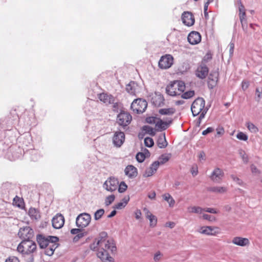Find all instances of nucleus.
Here are the masks:
<instances>
[{
  "mask_svg": "<svg viewBox=\"0 0 262 262\" xmlns=\"http://www.w3.org/2000/svg\"><path fill=\"white\" fill-rule=\"evenodd\" d=\"M163 199L167 202L169 207H172L175 204V201L169 193H165L162 195Z\"/></svg>",
  "mask_w": 262,
  "mask_h": 262,
  "instance_id": "nucleus-27",
  "label": "nucleus"
},
{
  "mask_svg": "<svg viewBox=\"0 0 262 262\" xmlns=\"http://www.w3.org/2000/svg\"><path fill=\"white\" fill-rule=\"evenodd\" d=\"M194 95V92L193 91H187L181 95V97L183 99H189L191 98Z\"/></svg>",
  "mask_w": 262,
  "mask_h": 262,
  "instance_id": "nucleus-39",
  "label": "nucleus"
},
{
  "mask_svg": "<svg viewBox=\"0 0 262 262\" xmlns=\"http://www.w3.org/2000/svg\"><path fill=\"white\" fill-rule=\"evenodd\" d=\"M107 234L105 232L100 233L98 239L91 245L92 250L97 251V255L103 262H114V258L110 255V252L113 253L117 248L113 239H106Z\"/></svg>",
  "mask_w": 262,
  "mask_h": 262,
  "instance_id": "nucleus-1",
  "label": "nucleus"
},
{
  "mask_svg": "<svg viewBox=\"0 0 262 262\" xmlns=\"http://www.w3.org/2000/svg\"><path fill=\"white\" fill-rule=\"evenodd\" d=\"M207 190L209 191L218 193H224L227 190L226 187L221 186L210 187L207 188Z\"/></svg>",
  "mask_w": 262,
  "mask_h": 262,
  "instance_id": "nucleus-25",
  "label": "nucleus"
},
{
  "mask_svg": "<svg viewBox=\"0 0 262 262\" xmlns=\"http://www.w3.org/2000/svg\"><path fill=\"white\" fill-rule=\"evenodd\" d=\"M207 110H204V111H202V113H201V114L199 116V117L198 118V122H197V123L199 125L201 123L202 119H203L204 118L205 115L207 113Z\"/></svg>",
  "mask_w": 262,
  "mask_h": 262,
  "instance_id": "nucleus-51",
  "label": "nucleus"
},
{
  "mask_svg": "<svg viewBox=\"0 0 262 262\" xmlns=\"http://www.w3.org/2000/svg\"><path fill=\"white\" fill-rule=\"evenodd\" d=\"M171 123V121H169V122H164L162 120H160L157 122L156 124V126L159 128L160 130H165L167 127L168 125Z\"/></svg>",
  "mask_w": 262,
  "mask_h": 262,
  "instance_id": "nucleus-28",
  "label": "nucleus"
},
{
  "mask_svg": "<svg viewBox=\"0 0 262 262\" xmlns=\"http://www.w3.org/2000/svg\"><path fill=\"white\" fill-rule=\"evenodd\" d=\"M10 186V184L9 183H6L3 184L2 186V191L3 194H7L6 190H8V192H9V190H8L9 187Z\"/></svg>",
  "mask_w": 262,
  "mask_h": 262,
  "instance_id": "nucleus-49",
  "label": "nucleus"
},
{
  "mask_svg": "<svg viewBox=\"0 0 262 262\" xmlns=\"http://www.w3.org/2000/svg\"><path fill=\"white\" fill-rule=\"evenodd\" d=\"M147 106L146 100L142 99H137L133 101L130 105V108L133 112L141 114L145 112Z\"/></svg>",
  "mask_w": 262,
  "mask_h": 262,
  "instance_id": "nucleus-4",
  "label": "nucleus"
},
{
  "mask_svg": "<svg viewBox=\"0 0 262 262\" xmlns=\"http://www.w3.org/2000/svg\"><path fill=\"white\" fill-rule=\"evenodd\" d=\"M124 172L125 175L130 179L135 178L138 174L137 168L132 165L127 166L124 169Z\"/></svg>",
  "mask_w": 262,
  "mask_h": 262,
  "instance_id": "nucleus-20",
  "label": "nucleus"
},
{
  "mask_svg": "<svg viewBox=\"0 0 262 262\" xmlns=\"http://www.w3.org/2000/svg\"><path fill=\"white\" fill-rule=\"evenodd\" d=\"M232 242L236 245L242 247H244L249 244V241L248 238L241 237H234Z\"/></svg>",
  "mask_w": 262,
  "mask_h": 262,
  "instance_id": "nucleus-22",
  "label": "nucleus"
},
{
  "mask_svg": "<svg viewBox=\"0 0 262 262\" xmlns=\"http://www.w3.org/2000/svg\"><path fill=\"white\" fill-rule=\"evenodd\" d=\"M36 241L40 248L44 249L48 246L50 242H58L59 238L55 236H46L42 234H38L36 236Z\"/></svg>",
  "mask_w": 262,
  "mask_h": 262,
  "instance_id": "nucleus-2",
  "label": "nucleus"
},
{
  "mask_svg": "<svg viewBox=\"0 0 262 262\" xmlns=\"http://www.w3.org/2000/svg\"><path fill=\"white\" fill-rule=\"evenodd\" d=\"M25 248L26 249L25 254L33 253L36 249V243L30 240H24Z\"/></svg>",
  "mask_w": 262,
  "mask_h": 262,
  "instance_id": "nucleus-18",
  "label": "nucleus"
},
{
  "mask_svg": "<svg viewBox=\"0 0 262 262\" xmlns=\"http://www.w3.org/2000/svg\"><path fill=\"white\" fill-rule=\"evenodd\" d=\"M137 86L136 82L132 81L126 85V90L130 94L134 95L136 94Z\"/></svg>",
  "mask_w": 262,
  "mask_h": 262,
  "instance_id": "nucleus-24",
  "label": "nucleus"
},
{
  "mask_svg": "<svg viewBox=\"0 0 262 262\" xmlns=\"http://www.w3.org/2000/svg\"><path fill=\"white\" fill-rule=\"evenodd\" d=\"M189 212L195 213H201L204 210L203 208L200 207L193 206L188 208Z\"/></svg>",
  "mask_w": 262,
  "mask_h": 262,
  "instance_id": "nucleus-35",
  "label": "nucleus"
},
{
  "mask_svg": "<svg viewBox=\"0 0 262 262\" xmlns=\"http://www.w3.org/2000/svg\"><path fill=\"white\" fill-rule=\"evenodd\" d=\"M82 232V230L79 228H74L71 230V233L72 234H78Z\"/></svg>",
  "mask_w": 262,
  "mask_h": 262,
  "instance_id": "nucleus-59",
  "label": "nucleus"
},
{
  "mask_svg": "<svg viewBox=\"0 0 262 262\" xmlns=\"http://www.w3.org/2000/svg\"><path fill=\"white\" fill-rule=\"evenodd\" d=\"M175 112V109L173 107L168 108H162L159 110V113L162 115H171Z\"/></svg>",
  "mask_w": 262,
  "mask_h": 262,
  "instance_id": "nucleus-29",
  "label": "nucleus"
},
{
  "mask_svg": "<svg viewBox=\"0 0 262 262\" xmlns=\"http://www.w3.org/2000/svg\"><path fill=\"white\" fill-rule=\"evenodd\" d=\"M173 60V58L170 54L162 56L159 61V67L162 69H168L172 65Z\"/></svg>",
  "mask_w": 262,
  "mask_h": 262,
  "instance_id": "nucleus-6",
  "label": "nucleus"
},
{
  "mask_svg": "<svg viewBox=\"0 0 262 262\" xmlns=\"http://www.w3.org/2000/svg\"><path fill=\"white\" fill-rule=\"evenodd\" d=\"M52 226L55 229H60L63 227L64 223V219L61 214L55 216L52 221Z\"/></svg>",
  "mask_w": 262,
  "mask_h": 262,
  "instance_id": "nucleus-16",
  "label": "nucleus"
},
{
  "mask_svg": "<svg viewBox=\"0 0 262 262\" xmlns=\"http://www.w3.org/2000/svg\"><path fill=\"white\" fill-rule=\"evenodd\" d=\"M115 196L114 194L107 196L105 200V205L106 206L111 205L115 200Z\"/></svg>",
  "mask_w": 262,
  "mask_h": 262,
  "instance_id": "nucleus-37",
  "label": "nucleus"
},
{
  "mask_svg": "<svg viewBox=\"0 0 262 262\" xmlns=\"http://www.w3.org/2000/svg\"><path fill=\"white\" fill-rule=\"evenodd\" d=\"M157 143L158 147L160 148H165L167 146L168 143L166 140L165 133L159 136Z\"/></svg>",
  "mask_w": 262,
  "mask_h": 262,
  "instance_id": "nucleus-23",
  "label": "nucleus"
},
{
  "mask_svg": "<svg viewBox=\"0 0 262 262\" xmlns=\"http://www.w3.org/2000/svg\"><path fill=\"white\" fill-rule=\"evenodd\" d=\"M219 72L211 71L208 78V86L209 89H213L216 85L219 79Z\"/></svg>",
  "mask_w": 262,
  "mask_h": 262,
  "instance_id": "nucleus-12",
  "label": "nucleus"
},
{
  "mask_svg": "<svg viewBox=\"0 0 262 262\" xmlns=\"http://www.w3.org/2000/svg\"><path fill=\"white\" fill-rule=\"evenodd\" d=\"M177 81L171 82L169 85H167L166 88V93L171 96L179 95L180 93L177 92Z\"/></svg>",
  "mask_w": 262,
  "mask_h": 262,
  "instance_id": "nucleus-19",
  "label": "nucleus"
},
{
  "mask_svg": "<svg viewBox=\"0 0 262 262\" xmlns=\"http://www.w3.org/2000/svg\"><path fill=\"white\" fill-rule=\"evenodd\" d=\"M213 131V128H212V127H208L206 129H205L204 131H203L202 135H206L208 134H209L210 133H211Z\"/></svg>",
  "mask_w": 262,
  "mask_h": 262,
  "instance_id": "nucleus-60",
  "label": "nucleus"
},
{
  "mask_svg": "<svg viewBox=\"0 0 262 262\" xmlns=\"http://www.w3.org/2000/svg\"><path fill=\"white\" fill-rule=\"evenodd\" d=\"M136 160L139 163H142L145 159V155L143 152H138L136 156Z\"/></svg>",
  "mask_w": 262,
  "mask_h": 262,
  "instance_id": "nucleus-46",
  "label": "nucleus"
},
{
  "mask_svg": "<svg viewBox=\"0 0 262 262\" xmlns=\"http://www.w3.org/2000/svg\"><path fill=\"white\" fill-rule=\"evenodd\" d=\"M154 171L153 170H152L150 167L148 168H147L144 173H143V176L144 177H149L151 176L154 173Z\"/></svg>",
  "mask_w": 262,
  "mask_h": 262,
  "instance_id": "nucleus-48",
  "label": "nucleus"
},
{
  "mask_svg": "<svg viewBox=\"0 0 262 262\" xmlns=\"http://www.w3.org/2000/svg\"><path fill=\"white\" fill-rule=\"evenodd\" d=\"M236 138L242 141H247L248 139V136L243 132H239L236 135Z\"/></svg>",
  "mask_w": 262,
  "mask_h": 262,
  "instance_id": "nucleus-44",
  "label": "nucleus"
},
{
  "mask_svg": "<svg viewBox=\"0 0 262 262\" xmlns=\"http://www.w3.org/2000/svg\"><path fill=\"white\" fill-rule=\"evenodd\" d=\"M248 129L252 133H256L258 132V128L252 123L248 122L246 124Z\"/></svg>",
  "mask_w": 262,
  "mask_h": 262,
  "instance_id": "nucleus-36",
  "label": "nucleus"
},
{
  "mask_svg": "<svg viewBox=\"0 0 262 262\" xmlns=\"http://www.w3.org/2000/svg\"><path fill=\"white\" fill-rule=\"evenodd\" d=\"M58 244L57 242H50V244L48 245L49 247H50V249H52L53 252H54L55 250L58 247Z\"/></svg>",
  "mask_w": 262,
  "mask_h": 262,
  "instance_id": "nucleus-54",
  "label": "nucleus"
},
{
  "mask_svg": "<svg viewBox=\"0 0 262 262\" xmlns=\"http://www.w3.org/2000/svg\"><path fill=\"white\" fill-rule=\"evenodd\" d=\"M224 176V172L222 169L219 168H216L213 171L210 176V179L215 183H219Z\"/></svg>",
  "mask_w": 262,
  "mask_h": 262,
  "instance_id": "nucleus-17",
  "label": "nucleus"
},
{
  "mask_svg": "<svg viewBox=\"0 0 262 262\" xmlns=\"http://www.w3.org/2000/svg\"><path fill=\"white\" fill-rule=\"evenodd\" d=\"M177 83L178 85L177 89L178 93H180V95L181 93L184 91L185 89V83L182 81H177Z\"/></svg>",
  "mask_w": 262,
  "mask_h": 262,
  "instance_id": "nucleus-34",
  "label": "nucleus"
},
{
  "mask_svg": "<svg viewBox=\"0 0 262 262\" xmlns=\"http://www.w3.org/2000/svg\"><path fill=\"white\" fill-rule=\"evenodd\" d=\"M161 253L160 252H157L155 255H154V260L155 261H158L159 260V259H160V257H161Z\"/></svg>",
  "mask_w": 262,
  "mask_h": 262,
  "instance_id": "nucleus-62",
  "label": "nucleus"
},
{
  "mask_svg": "<svg viewBox=\"0 0 262 262\" xmlns=\"http://www.w3.org/2000/svg\"><path fill=\"white\" fill-rule=\"evenodd\" d=\"M132 119V116L127 112H121L117 116L118 123L124 127L130 123Z\"/></svg>",
  "mask_w": 262,
  "mask_h": 262,
  "instance_id": "nucleus-7",
  "label": "nucleus"
},
{
  "mask_svg": "<svg viewBox=\"0 0 262 262\" xmlns=\"http://www.w3.org/2000/svg\"><path fill=\"white\" fill-rule=\"evenodd\" d=\"M87 234L86 232H81L78 234H76V235L73 238V242H78L81 238L83 237L85 235H86Z\"/></svg>",
  "mask_w": 262,
  "mask_h": 262,
  "instance_id": "nucleus-47",
  "label": "nucleus"
},
{
  "mask_svg": "<svg viewBox=\"0 0 262 262\" xmlns=\"http://www.w3.org/2000/svg\"><path fill=\"white\" fill-rule=\"evenodd\" d=\"M29 212L30 215L31 217H34L35 219H37L38 213L35 209H31L29 210Z\"/></svg>",
  "mask_w": 262,
  "mask_h": 262,
  "instance_id": "nucleus-52",
  "label": "nucleus"
},
{
  "mask_svg": "<svg viewBox=\"0 0 262 262\" xmlns=\"http://www.w3.org/2000/svg\"><path fill=\"white\" fill-rule=\"evenodd\" d=\"M159 165H160L159 162H158L157 161H155L154 162H153L151 164L150 168L152 170H153V171L154 172H156L157 171V169L158 168Z\"/></svg>",
  "mask_w": 262,
  "mask_h": 262,
  "instance_id": "nucleus-50",
  "label": "nucleus"
},
{
  "mask_svg": "<svg viewBox=\"0 0 262 262\" xmlns=\"http://www.w3.org/2000/svg\"><path fill=\"white\" fill-rule=\"evenodd\" d=\"M213 229L210 226L203 227H202L199 232L204 234L206 235H213L214 233L212 232Z\"/></svg>",
  "mask_w": 262,
  "mask_h": 262,
  "instance_id": "nucleus-30",
  "label": "nucleus"
},
{
  "mask_svg": "<svg viewBox=\"0 0 262 262\" xmlns=\"http://www.w3.org/2000/svg\"><path fill=\"white\" fill-rule=\"evenodd\" d=\"M199 158L200 160H205V154L204 151H201L199 155Z\"/></svg>",
  "mask_w": 262,
  "mask_h": 262,
  "instance_id": "nucleus-63",
  "label": "nucleus"
},
{
  "mask_svg": "<svg viewBox=\"0 0 262 262\" xmlns=\"http://www.w3.org/2000/svg\"><path fill=\"white\" fill-rule=\"evenodd\" d=\"M187 39L191 45H196L201 41V36L199 32L192 31L188 35Z\"/></svg>",
  "mask_w": 262,
  "mask_h": 262,
  "instance_id": "nucleus-14",
  "label": "nucleus"
},
{
  "mask_svg": "<svg viewBox=\"0 0 262 262\" xmlns=\"http://www.w3.org/2000/svg\"><path fill=\"white\" fill-rule=\"evenodd\" d=\"M204 210L207 212L211 213H217V211L214 209L212 208H207L206 209Z\"/></svg>",
  "mask_w": 262,
  "mask_h": 262,
  "instance_id": "nucleus-64",
  "label": "nucleus"
},
{
  "mask_svg": "<svg viewBox=\"0 0 262 262\" xmlns=\"http://www.w3.org/2000/svg\"><path fill=\"white\" fill-rule=\"evenodd\" d=\"M205 101L203 98L199 97L192 103L191 110L193 116H196L202 112L205 108Z\"/></svg>",
  "mask_w": 262,
  "mask_h": 262,
  "instance_id": "nucleus-3",
  "label": "nucleus"
},
{
  "mask_svg": "<svg viewBox=\"0 0 262 262\" xmlns=\"http://www.w3.org/2000/svg\"><path fill=\"white\" fill-rule=\"evenodd\" d=\"M98 98L99 100L103 102L104 103L106 104H113L115 102L114 97L107 94L105 93H101L99 95Z\"/></svg>",
  "mask_w": 262,
  "mask_h": 262,
  "instance_id": "nucleus-21",
  "label": "nucleus"
},
{
  "mask_svg": "<svg viewBox=\"0 0 262 262\" xmlns=\"http://www.w3.org/2000/svg\"><path fill=\"white\" fill-rule=\"evenodd\" d=\"M208 7V6L204 4V16L206 19H208V17H209L208 13L207 12Z\"/></svg>",
  "mask_w": 262,
  "mask_h": 262,
  "instance_id": "nucleus-61",
  "label": "nucleus"
},
{
  "mask_svg": "<svg viewBox=\"0 0 262 262\" xmlns=\"http://www.w3.org/2000/svg\"><path fill=\"white\" fill-rule=\"evenodd\" d=\"M149 219L150 221V226L154 227H155L157 223V219L156 216L154 215H152L149 216V218H147Z\"/></svg>",
  "mask_w": 262,
  "mask_h": 262,
  "instance_id": "nucleus-42",
  "label": "nucleus"
},
{
  "mask_svg": "<svg viewBox=\"0 0 262 262\" xmlns=\"http://www.w3.org/2000/svg\"><path fill=\"white\" fill-rule=\"evenodd\" d=\"M118 184L117 179L111 177L104 182L103 188L108 191L113 192L118 188Z\"/></svg>",
  "mask_w": 262,
  "mask_h": 262,
  "instance_id": "nucleus-9",
  "label": "nucleus"
},
{
  "mask_svg": "<svg viewBox=\"0 0 262 262\" xmlns=\"http://www.w3.org/2000/svg\"><path fill=\"white\" fill-rule=\"evenodd\" d=\"M229 55L230 57H232L233 54L234 52V43L233 42H231L229 45Z\"/></svg>",
  "mask_w": 262,
  "mask_h": 262,
  "instance_id": "nucleus-56",
  "label": "nucleus"
},
{
  "mask_svg": "<svg viewBox=\"0 0 262 262\" xmlns=\"http://www.w3.org/2000/svg\"><path fill=\"white\" fill-rule=\"evenodd\" d=\"M183 23L187 26H191L194 23V18L191 12H184L182 15Z\"/></svg>",
  "mask_w": 262,
  "mask_h": 262,
  "instance_id": "nucleus-13",
  "label": "nucleus"
},
{
  "mask_svg": "<svg viewBox=\"0 0 262 262\" xmlns=\"http://www.w3.org/2000/svg\"><path fill=\"white\" fill-rule=\"evenodd\" d=\"M153 103L157 106L160 107L164 104V98L163 96L159 95L152 98Z\"/></svg>",
  "mask_w": 262,
  "mask_h": 262,
  "instance_id": "nucleus-26",
  "label": "nucleus"
},
{
  "mask_svg": "<svg viewBox=\"0 0 262 262\" xmlns=\"http://www.w3.org/2000/svg\"><path fill=\"white\" fill-rule=\"evenodd\" d=\"M170 158V155H162L160 157L159 161H157L159 162L160 164H164L169 160Z\"/></svg>",
  "mask_w": 262,
  "mask_h": 262,
  "instance_id": "nucleus-32",
  "label": "nucleus"
},
{
  "mask_svg": "<svg viewBox=\"0 0 262 262\" xmlns=\"http://www.w3.org/2000/svg\"><path fill=\"white\" fill-rule=\"evenodd\" d=\"M125 140V135L122 132H116L115 133L113 138V142L115 146L120 147L124 143Z\"/></svg>",
  "mask_w": 262,
  "mask_h": 262,
  "instance_id": "nucleus-11",
  "label": "nucleus"
},
{
  "mask_svg": "<svg viewBox=\"0 0 262 262\" xmlns=\"http://www.w3.org/2000/svg\"><path fill=\"white\" fill-rule=\"evenodd\" d=\"M17 251L23 254H25L26 249L25 248V243L24 240L17 246Z\"/></svg>",
  "mask_w": 262,
  "mask_h": 262,
  "instance_id": "nucleus-45",
  "label": "nucleus"
},
{
  "mask_svg": "<svg viewBox=\"0 0 262 262\" xmlns=\"http://www.w3.org/2000/svg\"><path fill=\"white\" fill-rule=\"evenodd\" d=\"M144 144L146 146L151 147L154 144V142L152 138L146 137L144 139Z\"/></svg>",
  "mask_w": 262,
  "mask_h": 262,
  "instance_id": "nucleus-38",
  "label": "nucleus"
},
{
  "mask_svg": "<svg viewBox=\"0 0 262 262\" xmlns=\"http://www.w3.org/2000/svg\"><path fill=\"white\" fill-rule=\"evenodd\" d=\"M104 213V210L103 209H100L97 210L94 213V219L98 221L101 218Z\"/></svg>",
  "mask_w": 262,
  "mask_h": 262,
  "instance_id": "nucleus-33",
  "label": "nucleus"
},
{
  "mask_svg": "<svg viewBox=\"0 0 262 262\" xmlns=\"http://www.w3.org/2000/svg\"><path fill=\"white\" fill-rule=\"evenodd\" d=\"M238 153L242 158L243 162L245 163H247L248 162V158L245 151L242 149H240L239 150Z\"/></svg>",
  "mask_w": 262,
  "mask_h": 262,
  "instance_id": "nucleus-40",
  "label": "nucleus"
},
{
  "mask_svg": "<svg viewBox=\"0 0 262 262\" xmlns=\"http://www.w3.org/2000/svg\"><path fill=\"white\" fill-rule=\"evenodd\" d=\"M118 191L120 193H123L127 189V186L126 184V183L122 181L120 183V184H118Z\"/></svg>",
  "mask_w": 262,
  "mask_h": 262,
  "instance_id": "nucleus-41",
  "label": "nucleus"
},
{
  "mask_svg": "<svg viewBox=\"0 0 262 262\" xmlns=\"http://www.w3.org/2000/svg\"><path fill=\"white\" fill-rule=\"evenodd\" d=\"M46 248L45 254L48 256H52L54 253L52 249H50V247H47Z\"/></svg>",
  "mask_w": 262,
  "mask_h": 262,
  "instance_id": "nucleus-58",
  "label": "nucleus"
},
{
  "mask_svg": "<svg viewBox=\"0 0 262 262\" xmlns=\"http://www.w3.org/2000/svg\"><path fill=\"white\" fill-rule=\"evenodd\" d=\"M34 231L29 226L20 228L18 232V236L23 240L31 239L33 236Z\"/></svg>",
  "mask_w": 262,
  "mask_h": 262,
  "instance_id": "nucleus-8",
  "label": "nucleus"
},
{
  "mask_svg": "<svg viewBox=\"0 0 262 262\" xmlns=\"http://www.w3.org/2000/svg\"><path fill=\"white\" fill-rule=\"evenodd\" d=\"M125 206H126V205L125 204V203L121 202H119V203L116 204L113 207V208L116 209H121L124 208Z\"/></svg>",
  "mask_w": 262,
  "mask_h": 262,
  "instance_id": "nucleus-53",
  "label": "nucleus"
},
{
  "mask_svg": "<svg viewBox=\"0 0 262 262\" xmlns=\"http://www.w3.org/2000/svg\"><path fill=\"white\" fill-rule=\"evenodd\" d=\"M240 5L239 6V19L242 24V26L243 30L245 33L247 32V22L246 19L245 9L244 5L242 4L241 2L239 1Z\"/></svg>",
  "mask_w": 262,
  "mask_h": 262,
  "instance_id": "nucleus-10",
  "label": "nucleus"
},
{
  "mask_svg": "<svg viewBox=\"0 0 262 262\" xmlns=\"http://www.w3.org/2000/svg\"><path fill=\"white\" fill-rule=\"evenodd\" d=\"M91 221V216L87 213H82L77 216L76 220V226L81 228L88 226Z\"/></svg>",
  "mask_w": 262,
  "mask_h": 262,
  "instance_id": "nucleus-5",
  "label": "nucleus"
},
{
  "mask_svg": "<svg viewBox=\"0 0 262 262\" xmlns=\"http://www.w3.org/2000/svg\"><path fill=\"white\" fill-rule=\"evenodd\" d=\"M25 255L27 256L26 258V262H34V255L32 253L25 254Z\"/></svg>",
  "mask_w": 262,
  "mask_h": 262,
  "instance_id": "nucleus-57",
  "label": "nucleus"
},
{
  "mask_svg": "<svg viewBox=\"0 0 262 262\" xmlns=\"http://www.w3.org/2000/svg\"><path fill=\"white\" fill-rule=\"evenodd\" d=\"M5 262H19V260L17 257L10 256L6 259Z\"/></svg>",
  "mask_w": 262,
  "mask_h": 262,
  "instance_id": "nucleus-55",
  "label": "nucleus"
},
{
  "mask_svg": "<svg viewBox=\"0 0 262 262\" xmlns=\"http://www.w3.org/2000/svg\"><path fill=\"white\" fill-rule=\"evenodd\" d=\"M142 130L144 131L146 134H148L151 136H154L156 134V132L154 128L149 125L143 126Z\"/></svg>",
  "mask_w": 262,
  "mask_h": 262,
  "instance_id": "nucleus-31",
  "label": "nucleus"
},
{
  "mask_svg": "<svg viewBox=\"0 0 262 262\" xmlns=\"http://www.w3.org/2000/svg\"><path fill=\"white\" fill-rule=\"evenodd\" d=\"M208 68L204 64L199 66L195 71L196 76L200 79H203L206 78L208 74Z\"/></svg>",
  "mask_w": 262,
  "mask_h": 262,
  "instance_id": "nucleus-15",
  "label": "nucleus"
},
{
  "mask_svg": "<svg viewBox=\"0 0 262 262\" xmlns=\"http://www.w3.org/2000/svg\"><path fill=\"white\" fill-rule=\"evenodd\" d=\"M231 178L232 179V180L234 182H235L238 185L244 186L245 185L243 181L241 179H240L239 178L237 177L236 176H235L233 174H232V175H231Z\"/></svg>",
  "mask_w": 262,
  "mask_h": 262,
  "instance_id": "nucleus-43",
  "label": "nucleus"
}]
</instances>
